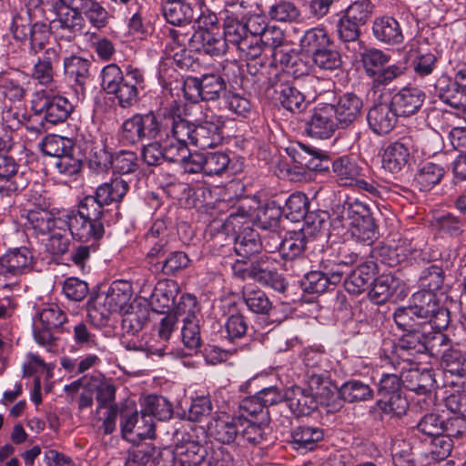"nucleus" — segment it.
<instances>
[{
  "label": "nucleus",
  "mask_w": 466,
  "mask_h": 466,
  "mask_svg": "<svg viewBox=\"0 0 466 466\" xmlns=\"http://www.w3.org/2000/svg\"><path fill=\"white\" fill-rule=\"evenodd\" d=\"M394 370L400 372L403 387L418 394L430 393L436 383L434 371L430 369L420 370L415 361L391 359Z\"/></svg>",
  "instance_id": "nucleus-13"
},
{
  "label": "nucleus",
  "mask_w": 466,
  "mask_h": 466,
  "mask_svg": "<svg viewBox=\"0 0 466 466\" xmlns=\"http://www.w3.org/2000/svg\"><path fill=\"white\" fill-rule=\"evenodd\" d=\"M282 208L275 201L266 203L257 213V224L264 230H276L283 214Z\"/></svg>",
  "instance_id": "nucleus-56"
},
{
  "label": "nucleus",
  "mask_w": 466,
  "mask_h": 466,
  "mask_svg": "<svg viewBox=\"0 0 466 466\" xmlns=\"http://www.w3.org/2000/svg\"><path fill=\"white\" fill-rule=\"evenodd\" d=\"M248 275H249L250 279L269 286L279 292H283L287 289V282L282 275L271 269L268 260L262 258L251 262Z\"/></svg>",
  "instance_id": "nucleus-33"
},
{
  "label": "nucleus",
  "mask_w": 466,
  "mask_h": 466,
  "mask_svg": "<svg viewBox=\"0 0 466 466\" xmlns=\"http://www.w3.org/2000/svg\"><path fill=\"white\" fill-rule=\"evenodd\" d=\"M56 18L49 25L51 32L60 41L73 42L82 35L85 20L82 16L81 7L60 0H48Z\"/></svg>",
  "instance_id": "nucleus-6"
},
{
  "label": "nucleus",
  "mask_w": 466,
  "mask_h": 466,
  "mask_svg": "<svg viewBox=\"0 0 466 466\" xmlns=\"http://www.w3.org/2000/svg\"><path fill=\"white\" fill-rule=\"evenodd\" d=\"M241 419L228 413H216L208 423V431L211 437L223 444H231L239 435Z\"/></svg>",
  "instance_id": "nucleus-26"
},
{
  "label": "nucleus",
  "mask_w": 466,
  "mask_h": 466,
  "mask_svg": "<svg viewBox=\"0 0 466 466\" xmlns=\"http://www.w3.org/2000/svg\"><path fill=\"white\" fill-rule=\"evenodd\" d=\"M223 125L221 117L217 116L195 124L187 120L181 111L176 137L180 144L182 154L188 153L189 144L200 149L214 147L220 144L223 137L221 133Z\"/></svg>",
  "instance_id": "nucleus-3"
},
{
  "label": "nucleus",
  "mask_w": 466,
  "mask_h": 466,
  "mask_svg": "<svg viewBox=\"0 0 466 466\" xmlns=\"http://www.w3.org/2000/svg\"><path fill=\"white\" fill-rule=\"evenodd\" d=\"M390 59V56L383 51L370 48L361 53V63L366 74L373 77Z\"/></svg>",
  "instance_id": "nucleus-64"
},
{
  "label": "nucleus",
  "mask_w": 466,
  "mask_h": 466,
  "mask_svg": "<svg viewBox=\"0 0 466 466\" xmlns=\"http://www.w3.org/2000/svg\"><path fill=\"white\" fill-rule=\"evenodd\" d=\"M425 93L418 87H403L390 99L399 116H410L416 114L423 105Z\"/></svg>",
  "instance_id": "nucleus-31"
},
{
  "label": "nucleus",
  "mask_w": 466,
  "mask_h": 466,
  "mask_svg": "<svg viewBox=\"0 0 466 466\" xmlns=\"http://www.w3.org/2000/svg\"><path fill=\"white\" fill-rule=\"evenodd\" d=\"M338 128H340V124L332 113V106L328 104L316 109L307 125L309 135L320 139L330 137Z\"/></svg>",
  "instance_id": "nucleus-29"
},
{
  "label": "nucleus",
  "mask_w": 466,
  "mask_h": 466,
  "mask_svg": "<svg viewBox=\"0 0 466 466\" xmlns=\"http://www.w3.org/2000/svg\"><path fill=\"white\" fill-rule=\"evenodd\" d=\"M193 43L199 45L198 47L205 54L218 56L224 55L228 49V42H225L223 35L216 34L211 30H198L191 32Z\"/></svg>",
  "instance_id": "nucleus-41"
},
{
  "label": "nucleus",
  "mask_w": 466,
  "mask_h": 466,
  "mask_svg": "<svg viewBox=\"0 0 466 466\" xmlns=\"http://www.w3.org/2000/svg\"><path fill=\"white\" fill-rule=\"evenodd\" d=\"M286 404L291 413L299 417L311 414L320 401L307 388L295 385L286 389Z\"/></svg>",
  "instance_id": "nucleus-30"
},
{
  "label": "nucleus",
  "mask_w": 466,
  "mask_h": 466,
  "mask_svg": "<svg viewBox=\"0 0 466 466\" xmlns=\"http://www.w3.org/2000/svg\"><path fill=\"white\" fill-rule=\"evenodd\" d=\"M128 188L129 185L127 181L122 177H115L96 187V198H100V201L108 206L112 203L122 201Z\"/></svg>",
  "instance_id": "nucleus-50"
},
{
  "label": "nucleus",
  "mask_w": 466,
  "mask_h": 466,
  "mask_svg": "<svg viewBox=\"0 0 466 466\" xmlns=\"http://www.w3.org/2000/svg\"><path fill=\"white\" fill-rule=\"evenodd\" d=\"M280 75L276 74L270 78L271 86L275 87V93L280 105L292 113H300L308 106L305 96L292 83L282 81Z\"/></svg>",
  "instance_id": "nucleus-25"
},
{
  "label": "nucleus",
  "mask_w": 466,
  "mask_h": 466,
  "mask_svg": "<svg viewBox=\"0 0 466 466\" xmlns=\"http://www.w3.org/2000/svg\"><path fill=\"white\" fill-rule=\"evenodd\" d=\"M331 42L329 33L324 28L313 27L304 33L299 40V46L301 51L313 56L324 47H328Z\"/></svg>",
  "instance_id": "nucleus-51"
},
{
  "label": "nucleus",
  "mask_w": 466,
  "mask_h": 466,
  "mask_svg": "<svg viewBox=\"0 0 466 466\" xmlns=\"http://www.w3.org/2000/svg\"><path fill=\"white\" fill-rule=\"evenodd\" d=\"M398 117L399 115L390 102H380L369 110L367 121L375 134L387 135L395 127Z\"/></svg>",
  "instance_id": "nucleus-28"
},
{
  "label": "nucleus",
  "mask_w": 466,
  "mask_h": 466,
  "mask_svg": "<svg viewBox=\"0 0 466 466\" xmlns=\"http://www.w3.org/2000/svg\"><path fill=\"white\" fill-rule=\"evenodd\" d=\"M131 298V289L127 281H114L106 291L99 292L92 300L88 316L105 324L112 313L122 311Z\"/></svg>",
  "instance_id": "nucleus-5"
},
{
  "label": "nucleus",
  "mask_w": 466,
  "mask_h": 466,
  "mask_svg": "<svg viewBox=\"0 0 466 466\" xmlns=\"http://www.w3.org/2000/svg\"><path fill=\"white\" fill-rule=\"evenodd\" d=\"M101 86L108 95H114L120 107L129 108L139 100V93L146 87L144 72L131 65L125 70L116 64H109L101 71Z\"/></svg>",
  "instance_id": "nucleus-1"
},
{
  "label": "nucleus",
  "mask_w": 466,
  "mask_h": 466,
  "mask_svg": "<svg viewBox=\"0 0 466 466\" xmlns=\"http://www.w3.org/2000/svg\"><path fill=\"white\" fill-rule=\"evenodd\" d=\"M89 67L90 62L80 56H72L64 60V69L66 77L71 82H74L82 93L90 76Z\"/></svg>",
  "instance_id": "nucleus-46"
},
{
  "label": "nucleus",
  "mask_w": 466,
  "mask_h": 466,
  "mask_svg": "<svg viewBox=\"0 0 466 466\" xmlns=\"http://www.w3.org/2000/svg\"><path fill=\"white\" fill-rule=\"evenodd\" d=\"M332 171L340 186L351 185L360 175V167L348 156L337 157L332 163Z\"/></svg>",
  "instance_id": "nucleus-54"
},
{
  "label": "nucleus",
  "mask_w": 466,
  "mask_h": 466,
  "mask_svg": "<svg viewBox=\"0 0 466 466\" xmlns=\"http://www.w3.org/2000/svg\"><path fill=\"white\" fill-rule=\"evenodd\" d=\"M272 64L279 66L283 73L294 78L308 76L312 67L309 58L301 56L292 49H274L272 51Z\"/></svg>",
  "instance_id": "nucleus-24"
},
{
  "label": "nucleus",
  "mask_w": 466,
  "mask_h": 466,
  "mask_svg": "<svg viewBox=\"0 0 466 466\" xmlns=\"http://www.w3.org/2000/svg\"><path fill=\"white\" fill-rule=\"evenodd\" d=\"M95 328L91 324L80 321L73 327V339L80 349H97L99 342L96 335Z\"/></svg>",
  "instance_id": "nucleus-63"
},
{
  "label": "nucleus",
  "mask_w": 466,
  "mask_h": 466,
  "mask_svg": "<svg viewBox=\"0 0 466 466\" xmlns=\"http://www.w3.org/2000/svg\"><path fill=\"white\" fill-rule=\"evenodd\" d=\"M34 257L25 247L11 248L0 257V289H13L21 276L31 272Z\"/></svg>",
  "instance_id": "nucleus-8"
},
{
  "label": "nucleus",
  "mask_w": 466,
  "mask_h": 466,
  "mask_svg": "<svg viewBox=\"0 0 466 466\" xmlns=\"http://www.w3.org/2000/svg\"><path fill=\"white\" fill-rule=\"evenodd\" d=\"M439 303L435 293L421 289L412 295L410 306L427 324L429 319L434 317V312L439 309Z\"/></svg>",
  "instance_id": "nucleus-52"
},
{
  "label": "nucleus",
  "mask_w": 466,
  "mask_h": 466,
  "mask_svg": "<svg viewBox=\"0 0 466 466\" xmlns=\"http://www.w3.org/2000/svg\"><path fill=\"white\" fill-rule=\"evenodd\" d=\"M242 298L248 309L255 314L267 315L272 309V303L263 290L245 289Z\"/></svg>",
  "instance_id": "nucleus-59"
},
{
  "label": "nucleus",
  "mask_w": 466,
  "mask_h": 466,
  "mask_svg": "<svg viewBox=\"0 0 466 466\" xmlns=\"http://www.w3.org/2000/svg\"><path fill=\"white\" fill-rule=\"evenodd\" d=\"M431 338L425 337L423 329L405 331L395 345L390 362L391 363V359L414 361L412 358L417 354L431 352Z\"/></svg>",
  "instance_id": "nucleus-18"
},
{
  "label": "nucleus",
  "mask_w": 466,
  "mask_h": 466,
  "mask_svg": "<svg viewBox=\"0 0 466 466\" xmlns=\"http://www.w3.org/2000/svg\"><path fill=\"white\" fill-rule=\"evenodd\" d=\"M374 264L362 263L345 279L344 287L349 293L358 295L365 291L372 283Z\"/></svg>",
  "instance_id": "nucleus-43"
},
{
  "label": "nucleus",
  "mask_w": 466,
  "mask_h": 466,
  "mask_svg": "<svg viewBox=\"0 0 466 466\" xmlns=\"http://www.w3.org/2000/svg\"><path fill=\"white\" fill-rule=\"evenodd\" d=\"M241 420L251 419L252 420L269 421V411L265 409L258 395L243 399L239 404Z\"/></svg>",
  "instance_id": "nucleus-57"
},
{
  "label": "nucleus",
  "mask_w": 466,
  "mask_h": 466,
  "mask_svg": "<svg viewBox=\"0 0 466 466\" xmlns=\"http://www.w3.org/2000/svg\"><path fill=\"white\" fill-rule=\"evenodd\" d=\"M269 421L252 420L246 419L241 420L240 426L242 427L239 435L245 443L251 446H261L268 441L269 435Z\"/></svg>",
  "instance_id": "nucleus-44"
},
{
  "label": "nucleus",
  "mask_w": 466,
  "mask_h": 466,
  "mask_svg": "<svg viewBox=\"0 0 466 466\" xmlns=\"http://www.w3.org/2000/svg\"><path fill=\"white\" fill-rule=\"evenodd\" d=\"M325 431L316 425L303 424L296 427L291 432L292 444L297 450L313 451L324 440Z\"/></svg>",
  "instance_id": "nucleus-37"
},
{
  "label": "nucleus",
  "mask_w": 466,
  "mask_h": 466,
  "mask_svg": "<svg viewBox=\"0 0 466 466\" xmlns=\"http://www.w3.org/2000/svg\"><path fill=\"white\" fill-rule=\"evenodd\" d=\"M328 106H332V113L340 124V128H346L359 117L363 103L354 93H345Z\"/></svg>",
  "instance_id": "nucleus-27"
},
{
  "label": "nucleus",
  "mask_w": 466,
  "mask_h": 466,
  "mask_svg": "<svg viewBox=\"0 0 466 466\" xmlns=\"http://www.w3.org/2000/svg\"><path fill=\"white\" fill-rule=\"evenodd\" d=\"M162 13L167 23L186 30V25L194 19V11L185 1L166 0L162 5Z\"/></svg>",
  "instance_id": "nucleus-38"
},
{
  "label": "nucleus",
  "mask_w": 466,
  "mask_h": 466,
  "mask_svg": "<svg viewBox=\"0 0 466 466\" xmlns=\"http://www.w3.org/2000/svg\"><path fill=\"white\" fill-rule=\"evenodd\" d=\"M66 316L56 305L42 309L34 320V337L38 344L50 346L56 339L55 332L62 329Z\"/></svg>",
  "instance_id": "nucleus-14"
},
{
  "label": "nucleus",
  "mask_w": 466,
  "mask_h": 466,
  "mask_svg": "<svg viewBox=\"0 0 466 466\" xmlns=\"http://www.w3.org/2000/svg\"><path fill=\"white\" fill-rule=\"evenodd\" d=\"M149 318V309L141 304H131L125 310L121 321L124 334L136 335L143 329Z\"/></svg>",
  "instance_id": "nucleus-42"
},
{
  "label": "nucleus",
  "mask_w": 466,
  "mask_h": 466,
  "mask_svg": "<svg viewBox=\"0 0 466 466\" xmlns=\"http://www.w3.org/2000/svg\"><path fill=\"white\" fill-rule=\"evenodd\" d=\"M164 460V466H213V451L208 453L205 447L197 443H189L184 451L175 452L171 448L165 447L158 451Z\"/></svg>",
  "instance_id": "nucleus-15"
},
{
  "label": "nucleus",
  "mask_w": 466,
  "mask_h": 466,
  "mask_svg": "<svg viewBox=\"0 0 466 466\" xmlns=\"http://www.w3.org/2000/svg\"><path fill=\"white\" fill-rule=\"evenodd\" d=\"M44 53L35 63L30 76L38 84L50 85L56 74V66L60 62V52L56 47L44 49Z\"/></svg>",
  "instance_id": "nucleus-32"
},
{
  "label": "nucleus",
  "mask_w": 466,
  "mask_h": 466,
  "mask_svg": "<svg viewBox=\"0 0 466 466\" xmlns=\"http://www.w3.org/2000/svg\"><path fill=\"white\" fill-rule=\"evenodd\" d=\"M41 150L44 155L55 157V160L65 154L73 151L72 141L68 138L57 136H46L42 144Z\"/></svg>",
  "instance_id": "nucleus-61"
},
{
  "label": "nucleus",
  "mask_w": 466,
  "mask_h": 466,
  "mask_svg": "<svg viewBox=\"0 0 466 466\" xmlns=\"http://www.w3.org/2000/svg\"><path fill=\"white\" fill-rule=\"evenodd\" d=\"M18 70L0 73V95L10 101H20L25 95Z\"/></svg>",
  "instance_id": "nucleus-49"
},
{
  "label": "nucleus",
  "mask_w": 466,
  "mask_h": 466,
  "mask_svg": "<svg viewBox=\"0 0 466 466\" xmlns=\"http://www.w3.org/2000/svg\"><path fill=\"white\" fill-rule=\"evenodd\" d=\"M176 137L156 139L145 145L141 150L143 161L151 167L164 162L177 163L183 155Z\"/></svg>",
  "instance_id": "nucleus-17"
},
{
  "label": "nucleus",
  "mask_w": 466,
  "mask_h": 466,
  "mask_svg": "<svg viewBox=\"0 0 466 466\" xmlns=\"http://www.w3.org/2000/svg\"><path fill=\"white\" fill-rule=\"evenodd\" d=\"M223 38L228 46L232 45L247 60L259 59L262 49L258 37L248 35L244 23L238 19H228L224 26Z\"/></svg>",
  "instance_id": "nucleus-12"
},
{
  "label": "nucleus",
  "mask_w": 466,
  "mask_h": 466,
  "mask_svg": "<svg viewBox=\"0 0 466 466\" xmlns=\"http://www.w3.org/2000/svg\"><path fill=\"white\" fill-rule=\"evenodd\" d=\"M445 174V169L435 163H425L415 176V180L422 191H428L437 185Z\"/></svg>",
  "instance_id": "nucleus-58"
},
{
  "label": "nucleus",
  "mask_w": 466,
  "mask_h": 466,
  "mask_svg": "<svg viewBox=\"0 0 466 466\" xmlns=\"http://www.w3.org/2000/svg\"><path fill=\"white\" fill-rule=\"evenodd\" d=\"M271 240L274 243L267 242L266 250L268 252L279 250L281 258L285 260V269L290 268L295 274H299V272L293 268V264L306 262L307 260L304 256L309 241L306 234L303 231H295L289 238L282 239L279 233L273 232Z\"/></svg>",
  "instance_id": "nucleus-11"
},
{
  "label": "nucleus",
  "mask_w": 466,
  "mask_h": 466,
  "mask_svg": "<svg viewBox=\"0 0 466 466\" xmlns=\"http://www.w3.org/2000/svg\"><path fill=\"white\" fill-rule=\"evenodd\" d=\"M309 199L300 192L291 194L285 203L286 217L290 220L299 221L302 218L311 224L315 229L321 228L327 222L328 213L314 214L309 212Z\"/></svg>",
  "instance_id": "nucleus-22"
},
{
  "label": "nucleus",
  "mask_w": 466,
  "mask_h": 466,
  "mask_svg": "<svg viewBox=\"0 0 466 466\" xmlns=\"http://www.w3.org/2000/svg\"><path fill=\"white\" fill-rule=\"evenodd\" d=\"M121 428L125 436L135 435L141 440H152L155 437V425L152 420L145 416L142 411H136L127 416L121 422Z\"/></svg>",
  "instance_id": "nucleus-39"
},
{
  "label": "nucleus",
  "mask_w": 466,
  "mask_h": 466,
  "mask_svg": "<svg viewBox=\"0 0 466 466\" xmlns=\"http://www.w3.org/2000/svg\"><path fill=\"white\" fill-rule=\"evenodd\" d=\"M340 401L356 403L371 400L373 390L370 386L359 380H350L344 382L337 391Z\"/></svg>",
  "instance_id": "nucleus-48"
},
{
  "label": "nucleus",
  "mask_w": 466,
  "mask_h": 466,
  "mask_svg": "<svg viewBox=\"0 0 466 466\" xmlns=\"http://www.w3.org/2000/svg\"><path fill=\"white\" fill-rule=\"evenodd\" d=\"M26 220L29 228L37 236H47L53 230L68 229V222L66 221V214L56 218L55 214L43 208H35L27 211Z\"/></svg>",
  "instance_id": "nucleus-21"
},
{
  "label": "nucleus",
  "mask_w": 466,
  "mask_h": 466,
  "mask_svg": "<svg viewBox=\"0 0 466 466\" xmlns=\"http://www.w3.org/2000/svg\"><path fill=\"white\" fill-rule=\"evenodd\" d=\"M106 204L94 195H87L77 204V210L66 212L68 230L74 240L102 239L105 228Z\"/></svg>",
  "instance_id": "nucleus-2"
},
{
  "label": "nucleus",
  "mask_w": 466,
  "mask_h": 466,
  "mask_svg": "<svg viewBox=\"0 0 466 466\" xmlns=\"http://www.w3.org/2000/svg\"><path fill=\"white\" fill-rule=\"evenodd\" d=\"M393 319L398 328L403 331L423 329L427 325L410 305L398 308Z\"/></svg>",
  "instance_id": "nucleus-60"
},
{
  "label": "nucleus",
  "mask_w": 466,
  "mask_h": 466,
  "mask_svg": "<svg viewBox=\"0 0 466 466\" xmlns=\"http://www.w3.org/2000/svg\"><path fill=\"white\" fill-rule=\"evenodd\" d=\"M151 263V270L164 275L170 276L176 274L177 271L185 268L188 263L189 258L187 254L182 251L170 252L163 260Z\"/></svg>",
  "instance_id": "nucleus-55"
},
{
  "label": "nucleus",
  "mask_w": 466,
  "mask_h": 466,
  "mask_svg": "<svg viewBox=\"0 0 466 466\" xmlns=\"http://www.w3.org/2000/svg\"><path fill=\"white\" fill-rule=\"evenodd\" d=\"M234 240V250L242 258H250L258 253L263 246L261 237L250 227L243 228Z\"/></svg>",
  "instance_id": "nucleus-40"
},
{
  "label": "nucleus",
  "mask_w": 466,
  "mask_h": 466,
  "mask_svg": "<svg viewBox=\"0 0 466 466\" xmlns=\"http://www.w3.org/2000/svg\"><path fill=\"white\" fill-rule=\"evenodd\" d=\"M344 209L350 220L352 238L363 246H371L379 234L369 205L359 198L349 199L344 204Z\"/></svg>",
  "instance_id": "nucleus-7"
},
{
  "label": "nucleus",
  "mask_w": 466,
  "mask_h": 466,
  "mask_svg": "<svg viewBox=\"0 0 466 466\" xmlns=\"http://www.w3.org/2000/svg\"><path fill=\"white\" fill-rule=\"evenodd\" d=\"M197 311H198L197 298L191 294H183L177 305V313L186 315L183 319L182 340L185 346L190 350H197L201 346Z\"/></svg>",
  "instance_id": "nucleus-16"
},
{
  "label": "nucleus",
  "mask_w": 466,
  "mask_h": 466,
  "mask_svg": "<svg viewBox=\"0 0 466 466\" xmlns=\"http://www.w3.org/2000/svg\"><path fill=\"white\" fill-rule=\"evenodd\" d=\"M179 288L175 280L165 279L158 281L152 295L150 304L153 309L159 313H165L175 304Z\"/></svg>",
  "instance_id": "nucleus-36"
},
{
  "label": "nucleus",
  "mask_w": 466,
  "mask_h": 466,
  "mask_svg": "<svg viewBox=\"0 0 466 466\" xmlns=\"http://www.w3.org/2000/svg\"><path fill=\"white\" fill-rule=\"evenodd\" d=\"M38 112L43 114L44 119L56 125L66 121L73 111L72 103L65 96L46 94L36 103Z\"/></svg>",
  "instance_id": "nucleus-23"
},
{
  "label": "nucleus",
  "mask_w": 466,
  "mask_h": 466,
  "mask_svg": "<svg viewBox=\"0 0 466 466\" xmlns=\"http://www.w3.org/2000/svg\"><path fill=\"white\" fill-rule=\"evenodd\" d=\"M202 100L214 101L226 92L224 78L217 74H206L200 77Z\"/></svg>",
  "instance_id": "nucleus-62"
},
{
  "label": "nucleus",
  "mask_w": 466,
  "mask_h": 466,
  "mask_svg": "<svg viewBox=\"0 0 466 466\" xmlns=\"http://www.w3.org/2000/svg\"><path fill=\"white\" fill-rule=\"evenodd\" d=\"M400 279L390 274H383L372 280L369 298L376 304H382L390 299L400 286Z\"/></svg>",
  "instance_id": "nucleus-45"
},
{
  "label": "nucleus",
  "mask_w": 466,
  "mask_h": 466,
  "mask_svg": "<svg viewBox=\"0 0 466 466\" xmlns=\"http://www.w3.org/2000/svg\"><path fill=\"white\" fill-rule=\"evenodd\" d=\"M12 33L15 40L28 46L29 53L36 55L46 49L51 36V27L44 22L31 23L26 12L14 17Z\"/></svg>",
  "instance_id": "nucleus-10"
},
{
  "label": "nucleus",
  "mask_w": 466,
  "mask_h": 466,
  "mask_svg": "<svg viewBox=\"0 0 466 466\" xmlns=\"http://www.w3.org/2000/svg\"><path fill=\"white\" fill-rule=\"evenodd\" d=\"M431 354L440 358L446 377H455L451 384L466 390V353L454 347L446 334L438 331L431 336Z\"/></svg>",
  "instance_id": "nucleus-4"
},
{
  "label": "nucleus",
  "mask_w": 466,
  "mask_h": 466,
  "mask_svg": "<svg viewBox=\"0 0 466 466\" xmlns=\"http://www.w3.org/2000/svg\"><path fill=\"white\" fill-rule=\"evenodd\" d=\"M141 411L145 416L150 418L154 423V418L158 420L170 419L173 415V406L165 397L150 395L146 398Z\"/></svg>",
  "instance_id": "nucleus-53"
},
{
  "label": "nucleus",
  "mask_w": 466,
  "mask_h": 466,
  "mask_svg": "<svg viewBox=\"0 0 466 466\" xmlns=\"http://www.w3.org/2000/svg\"><path fill=\"white\" fill-rule=\"evenodd\" d=\"M372 34L378 41L390 46L399 45L404 39L400 23L392 16L376 18L372 25Z\"/></svg>",
  "instance_id": "nucleus-35"
},
{
  "label": "nucleus",
  "mask_w": 466,
  "mask_h": 466,
  "mask_svg": "<svg viewBox=\"0 0 466 466\" xmlns=\"http://www.w3.org/2000/svg\"><path fill=\"white\" fill-rule=\"evenodd\" d=\"M308 390L315 395L320 405L329 408V411L339 410L341 407V401L337 400L338 388L333 384L327 371H321L319 374L309 373V380H305Z\"/></svg>",
  "instance_id": "nucleus-19"
},
{
  "label": "nucleus",
  "mask_w": 466,
  "mask_h": 466,
  "mask_svg": "<svg viewBox=\"0 0 466 466\" xmlns=\"http://www.w3.org/2000/svg\"><path fill=\"white\" fill-rule=\"evenodd\" d=\"M409 158V148L401 142H393L384 149L382 167L391 173H397L407 165Z\"/></svg>",
  "instance_id": "nucleus-47"
},
{
  "label": "nucleus",
  "mask_w": 466,
  "mask_h": 466,
  "mask_svg": "<svg viewBox=\"0 0 466 466\" xmlns=\"http://www.w3.org/2000/svg\"><path fill=\"white\" fill-rule=\"evenodd\" d=\"M435 95L446 105L466 111V93L451 77L442 76L434 86Z\"/></svg>",
  "instance_id": "nucleus-34"
},
{
  "label": "nucleus",
  "mask_w": 466,
  "mask_h": 466,
  "mask_svg": "<svg viewBox=\"0 0 466 466\" xmlns=\"http://www.w3.org/2000/svg\"><path fill=\"white\" fill-rule=\"evenodd\" d=\"M181 111H184L182 106L174 102L165 108L162 115L154 111L139 114L143 138L148 137L156 140L176 137Z\"/></svg>",
  "instance_id": "nucleus-9"
},
{
  "label": "nucleus",
  "mask_w": 466,
  "mask_h": 466,
  "mask_svg": "<svg viewBox=\"0 0 466 466\" xmlns=\"http://www.w3.org/2000/svg\"><path fill=\"white\" fill-rule=\"evenodd\" d=\"M288 155L301 167L313 171H328L329 160L327 154L316 147L296 143L286 149Z\"/></svg>",
  "instance_id": "nucleus-20"
}]
</instances>
